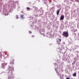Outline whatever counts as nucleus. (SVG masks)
Wrapping results in <instances>:
<instances>
[{
  "label": "nucleus",
  "instance_id": "nucleus-17",
  "mask_svg": "<svg viewBox=\"0 0 79 79\" xmlns=\"http://www.w3.org/2000/svg\"><path fill=\"white\" fill-rule=\"evenodd\" d=\"M16 18H17V19H18V16H17V17H16Z\"/></svg>",
  "mask_w": 79,
  "mask_h": 79
},
{
  "label": "nucleus",
  "instance_id": "nucleus-4",
  "mask_svg": "<svg viewBox=\"0 0 79 79\" xmlns=\"http://www.w3.org/2000/svg\"><path fill=\"white\" fill-rule=\"evenodd\" d=\"M13 77L12 75L8 77V79H11L13 78Z\"/></svg>",
  "mask_w": 79,
  "mask_h": 79
},
{
  "label": "nucleus",
  "instance_id": "nucleus-10",
  "mask_svg": "<svg viewBox=\"0 0 79 79\" xmlns=\"http://www.w3.org/2000/svg\"><path fill=\"white\" fill-rule=\"evenodd\" d=\"M56 42L57 44H58V45H60V43L58 42V40H57Z\"/></svg>",
  "mask_w": 79,
  "mask_h": 79
},
{
  "label": "nucleus",
  "instance_id": "nucleus-2",
  "mask_svg": "<svg viewBox=\"0 0 79 79\" xmlns=\"http://www.w3.org/2000/svg\"><path fill=\"white\" fill-rule=\"evenodd\" d=\"M13 70V68L9 66L8 68V70L9 71H11L12 72V71Z\"/></svg>",
  "mask_w": 79,
  "mask_h": 79
},
{
  "label": "nucleus",
  "instance_id": "nucleus-12",
  "mask_svg": "<svg viewBox=\"0 0 79 79\" xmlns=\"http://www.w3.org/2000/svg\"><path fill=\"white\" fill-rule=\"evenodd\" d=\"M57 40H59V41L60 42L61 41V39H59L58 38H57Z\"/></svg>",
  "mask_w": 79,
  "mask_h": 79
},
{
  "label": "nucleus",
  "instance_id": "nucleus-5",
  "mask_svg": "<svg viewBox=\"0 0 79 79\" xmlns=\"http://www.w3.org/2000/svg\"><path fill=\"white\" fill-rule=\"evenodd\" d=\"M6 64H7V63H4L2 64V66H6Z\"/></svg>",
  "mask_w": 79,
  "mask_h": 79
},
{
  "label": "nucleus",
  "instance_id": "nucleus-8",
  "mask_svg": "<svg viewBox=\"0 0 79 79\" xmlns=\"http://www.w3.org/2000/svg\"><path fill=\"white\" fill-rule=\"evenodd\" d=\"M73 76H74L76 77V73H74V74L73 75Z\"/></svg>",
  "mask_w": 79,
  "mask_h": 79
},
{
  "label": "nucleus",
  "instance_id": "nucleus-11",
  "mask_svg": "<svg viewBox=\"0 0 79 79\" xmlns=\"http://www.w3.org/2000/svg\"><path fill=\"white\" fill-rule=\"evenodd\" d=\"M57 40H59V41L60 42L61 41V39H59L58 38H57Z\"/></svg>",
  "mask_w": 79,
  "mask_h": 79
},
{
  "label": "nucleus",
  "instance_id": "nucleus-13",
  "mask_svg": "<svg viewBox=\"0 0 79 79\" xmlns=\"http://www.w3.org/2000/svg\"><path fill=\"white\" fill-rule=\"evenodd\" d=\"M27 10H30V8L29 7H27Z\"/></svg>",
  "mask_w": 79,
  "mask_h": 79
},
{
  "label": "nucleus",
  "instance_id": "nucleus-14",
  "mask_svg": "<svg viewBox=\"0 0 79 79\" xmlns=\"http://www.w3.org/2000/svg\"><path fill=\"white\" fill-rule=\"evenodd\" d=\"M76 2H79V0H76Z\"/></svg>",
  "mask_w": 79,
  "mask_h": 79
},
{
  "label": "nucleus",
  "instance_id": "nucleus-1",
  "mask_svg": "<svg viewBox=\"0 0 79 79\" xmlns=\"http://www.w3.org/2000/svg\"><path fill=\"white\" fill-rule=\"evenodd\" d=\"M62 35L65 37H68L69 36V33L68 31H64L62 33Z\"/></svg>",
  "mask_w": 79,
  "mask_h": 79
},
{
  "label": "nucleus",
  "instance_id": "nucleus-15",
  "mask_svg": "<svg viewBox=\"0 0 79 79\" xmlns=\"http://www.w3.org/2000/svg\"><path fill=\"white\" fill-rule=\"evenodd\" d=\"M29 33L30 34H32V32L31 31H29Z\"/></svg>",
  "mask_w": 79,
  "mask_h": 79
},
{
  "label": "nucleus",
  "instance_id": "nucleus-9",
  "mask_svg": "<svg viewBox=\"0 0 79 79\" xmlns=\"http://www.w3.org/2000/svg\"><path fill=\"white\" fill-rule=\"evenodd\" d=\"M20 17H21V18H22V19H23V18H24V15H21L20 16Z\"/></svg>",
  "mask_w": 79,
  "mask_h": 79
},
{
  "label": "nucleus",
  "instance_id": "nucleus-3",
  "mask_svg": "<svg viewBox=\"0 0 79 79\" xmlns=\"http://www.w3.org/2000/svg\"><path fill=\"white\" fill-rule=\"evenodd\" d=\"M64 15H61L60 17V20H63V19H64Z\"/></svg>",
  "mask_w": 79,
  "mask_h": 79
},
{
  "label": "nucleus",
  "instance_id": "nucleus-16",
  "mask_svg": "<svg viewBox=\"0 0 79 79\" xmlns=\"http://www.w3.org/2000/svg\"><path fill=\"white\" fill-rule=\"evenodd\" d=\"M14 61H15V60L13 59V60H12V61H13V62H14Z\"/></svg>",
  "mask_w": 79,
  "mask_h": 79
},
{
  "label": "nucleus",
  "instance_id": "nucleus-7",
  "mask_svg": "<svg viewBox=\"0 0 79 79\" xmlns=\"http://www.w3.org/2000/svg\"><path fill=\"white\" fill-rule=\"evenodd\" d=\"M60 79H63V75H62L61 74H60Z\"/></svg>",
  "mask_w": 79,
  "mask_h": 79
},
{
  "label": "nucleus",
  "instance_id": "nucleus-18",
  "mask_svg": "<svg viewBox=\"0 0 79 79\" xmlns=\"http://www.w3.org/2000/svg\"><path fill=\"white\" fill-rule=\"evenodd\" d=\"M5 15H6V14H5Z\"/></svg>",
  "mask_w": 79,
  "mask_h": 79
},
{
  "label": "nucleus",
  "instance_id": "nucleus-6",
  "mask_svg": "<svg viewBox=\"0 0 79 79\" xmlns=\"http://www.w3.org/2000/svg\"><path fill=\"white\" fill-rule=\"evenodd\" d=\"M59 13H60V9H59V10H58L57 11V15H59Z\"/></svg>",
  "mask_w": 79,
  "mask_h": 79
}]
</instances>
